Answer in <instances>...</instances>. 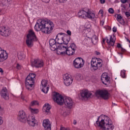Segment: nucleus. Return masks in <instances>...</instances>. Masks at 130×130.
<instances>
[{
	"label": "nucleus",
	"instance_id": "obj_27",
	"mask_svg": "<svg viewBox=\"0 0 130 130\" xmlns=\"http://www.w3.org/2000/svg\"><path fill=\"white\" fill-rule=\"evenodd\" d=\"M66 54H67V55H73V54H75V51L73 50L72 48L68 47L66 50Z\"/></svg>",
	"mask_w": 130,
	"mask_h": 130
},
{
	"label": "nucleus",
	"instance_id": "obj_52",
	"mask_svg": "<svg viewBox=\"0 0 130 130\" xmlns=\"http://www.w3.org/2000/svg\"><path fill=\"white\" fill-rule=\"evenodd\" d=\"M101 4H104L105 3V0H100Z\"/></svg>",
	"mask_w": 130,
	"mask_h": 130
},
{
	"label": "nucleus",
	"instance_id": "obj_5",
	"mask_svg": "<svg viewBox=\"0 0 130 130\" xmlns=\"http://www.w3.org/2000/svg\"><path fill=\"white\" fill-rule=\"evenodd\" d=\"M71 40V37L69 36L68 35L60 32L57 34L56 37V41L58 44H61L64 43V44H68Z\"/></svg>",
	"mask_w": 130,
	"mask_h": 130
},
{
	"label": "nucleus",
	"instance_id": "obj_42",
	"mask_svg": "<svg viewBox=\"0 0 130 130\" xmlns=\"http://www.w3.org/2000/svg\"><path fill=\"white\" fill-rule=\"evenodd\" d=\"M4 113V110L2 108V107L0 106V115L3 114Z\"/></svg>",
	"mask_w": 130,
	"mask_h": 130
},
{
	"label": "nucleus",
	"instance_id": "obj_54",
	"mask_svg": "<svg viewBox=\"0 0 130 130\" xmlns=\"http://www.w3.org/2000/svg\"><path fill=\"white\" fill-rule=\"evenodd\" d=\"M73 123H74V124H77V121L75 120H74V121H73Z\"/></svg>",
	"mask_w": 130,
	"mask_h": 130
},
{
	"label": "nucleus",
	"instance_id": "obj_23",
	"mask_svg": "<svg viewBox=\"0 0 130 130\" xmlns=\"http://www.w3.org/2000/svg\"><path fill=\"white\" fill-rule=\"evenodd\" d=\"M32 66L35 68H42L43 67V61L39 59H35L31 62Z\"/></svg>",
	"mask_w": 130,
	"mask_h": 130
},
{
	"label": "nucleus",
	"instance_id": "obj_36",
	"mask_svg": "<svg viewBox=\"0 0 130 130\" xmlns=\"http://www.w3.org/2000/svg\"><path fill=\"white\" fill-rule=\"evenodd\" d=\"M108 12L110 14H113L114 13V10H113V8H110L108 9Z\"/></svg>",
	"mask_w": 130,
	"mask_h": 130
},
{
	"label": "nucleus",
	"instance_id": "obj_28",
	"mask_svg": "<svg viewBox=\"0 0 130 130\" xmlns=\"http://www.w3.org/2000/svg\"><path fill=\"white\" fill-rule=\"evenodd\" d=\"M29 111L32 114H37V113H39V109H33L31 107H29Z\"/></svg>",
	"mask_w": 130,
	"mask_h": 130
},
{
	"label": "nucleus",
	"instance_id": "obj_44",
	"mask_svg": "<svg viewBox=\"0 0 130 130\" xmlns=\"http://www.w3.org/2000/svg\"><path fill=\"white\" fill-rule=\"evenodd\" d=\"M105 22V20L104 19H103L101 21V25L102 26H103L104 25V23Z\"/></svg>",
	"mask_w": 130,
	"mask_h": 130
},
{
	"label": "nucleus",
	"instance_id": "obj_21",
	"mask_svg": "<svg viewBox=\"0 0 130 130\" xmlns=\"http://www.w3.org/2000/svg\"><path fill=\"white\" fill-rule=\"evenodd\" d=\"M92 92L87 89L83 90L80 92V95L83 99H88L92 96Z\"/></svg>",
	"mask_w": 130,
	"mask_h": 130
},
{
	"label": "nucleus",
	"instance_id": "obj_10",
	"mask_svg": "<svg viewBox=\"0 0 130 130\" xmlns=\"http://www.w3.org/2000/svg\"><path fill=\"white\" fill-rule=\"evenodd\" d=\"M95 96L98 98L101 97L106 100L109 98V93L105 90H98L95 92Z\"/></svg>",
	"mask_w": 130,
	"mask_h": 130
},
{
	"label": "nucleus",
	"instance_id": "obj_45",
	"mask_svg": "<svg viewBox=\"0 0 130 130\" xmlns=\"http://www.w3.org/2000/svg\"><path fill=\"white\" fill-rule=\"evenodd\" d=\"M119 50H121L122 52H125V49L122 48V47L119 49Z\"/></svg>",
	"mask_w": 130,
	"mask_h": 130
},
{
	"label": "nucleus",
	"instance_id": "obj_53",
	"mask_svg": "<svg viewBox=\"0 0 130 130\" xmlns=\"http://www.w3.org/2000/svg\"><path fill=\"white\" fill-rule=\"evenodd\" d=\"M21 99L22 100H25V96H24V95H21Z\"/></svg>",
	"mask_w": 130,
	"mask_h": 130
},
{
	"label": "nucleus",
	"instance_id": "obj_39",
	"mask_svg": "<svg viewBox=\"0 0 130 130\" xmlns=\"http://www.w3.org/2000/svg\"><path fill=\"white\" fill-rule=\"evenodd\" d=\"M67 1L68 0H58L60 4H64L65 3H67Z\"/></svg>",
	"mask_w": 130,
	"mask_h": 130
},
{
	"label": "nucleus",
	"instance_id": "obj_1",
	"mask_svg": "<svg viewBox=\"0 0 130 130\" xmlns=\"http://www.w3.org/2000/svg\"><path fill=\"white\" fill-rule=\"evenodd\" d=\"M53 27H54V24L51 21L47 19H39L37 21L35 25V30L37 32L42 31L43 33L50 34L53 30Z\"/></svg>",
	"mask_w": 130,
	"mask_h": 130
},
{
	"label": "nucleus",
	"instance_id": "obj_2",
	"mask_svg": "<svg viewBox=\"0 0 130 130\" xmlns=\"http://www.w3.org/2000/svg\"><path fill=\"white\" fill-rule=\"evenodd\" d=\"M95 126H99L103 130H113L114 125L110 118L107 116L101 115L98 118L94 124Z\"/></svg>",
	"mask_w": 130,
	"mask_h": 130
},
{
	"label": "nucleus",
	"instance_id": "obj_19",
	"mask_svg": "<svg viewBox=\"0 0 130 130\" xmlns=\"http://www.w3.org/2000/svg\"><path fill=\"white\" fill-rule=\"evenodd\" d=\"M68 44L58 45L57 48L56 49L58 51H59L60 54L61 55H66V52H67V50L68 48Z\"/></svg>",
	"mask_w": 130,
	"mask_h": 130
},
{
	"label": "nucleus",
	"instance_id": "obj_30",
	"mask_svg": "<svg viewBox=\"0 0 130 130\" xmlns=\"http://www.w3.org/2000/svg\"><path fill=\"white\" fill-rule=\"evenodd\" d=\"M69 48H71L72 50H74L75 52H76V49H77V46L75 44H71L70 46L69 47Z\"/></svg>",
	"mask_w": 130,
	"mask_h": 130
},
{
	"label": "nucleus",
	"instance_id": "obj_16",
	"mask_svg": "<svg viewBox=\"0 0 130 130\" xmlns=\"http://www.w3.org/2000/svg\"><path fill=\"white\" fill-rule=\"evenodd\" d=\"M48 84V81L46 80H42L41 81V85L40 86V88L41 90L45 94H47L48 90H49V86H47Z\"/></svg>",
	"mask_w": 130,
	"mask_h": 130
},
{
	"label": "nucleus",
	"instance_id": "obj_31",
	"mask_svg": "<svg viewBox=\"0 0 130 130\" xmlns=\"http://www.w3.org/2000/svg\"><path fill=\"white\" fill-rule=\"evenodd\" d=\"M38 104H39V103H38V101H33L30 103V106H35L36 105H38Z\"/></svg>",
	"mask_w": 130,
	"mask_h": 130
},
{
	"label": "nucleus",
	"instance_id": "obj_6",
	"mask_svg": "<svg viewBox=\"0 0 130 130\" xmlns=\"http://www.w3.org/2000/svg\"><path fill=\"white\" fill-rule=\"evenodd\" d=\"M36 75L34 73H30L25 80V87L27 90H31L33 89V85L35 83Z\"/></svg>",
	"mask_w": 130,
	"mask_h": 130
},
{
	"label": "nucleus",
	"instance_id": "obj_55",
	"mask_svg": "<svg viewBox=\"0 0 130 130\" xmlns=\"http://www.w3.org/2000/svg\"><path fill=\"white\" fill-rule=\"evenodd\" d=\"M96 54H97V55H99L100 54V52H96Z\"/></svg>",
	"mask_w": 130,
	"mask_h": 130
},
{
	"label": "nucleus",
	"instance_id": "obj_29",
	"mask_svg": "<svg viewBox=\"0 0 130 130\" xmlns=\"http://www.w3.org/2000/svg\"><path fill=\"white\" fill-rule=\"evenodd\" d=\"M91 41L93 44H97V42H98V38L96 37V36H93L91 38Z\"/></svg>",
	"mask_w": 130,
	"mask_h": 130
},
{
	"label": "nucleus",
	"instance_id": "obj_26",
	"mask_svg": "<svg viewBox=\"0 0 130 130\" xmlns=\"http://www.w3.org/2000/svg\"><path fill=\"white\" fill-rule=\"evenodd\" d=\"M51 108V106H50V105H49V104L46 103L44 105L43 107V111L44 112V113L47 114L49 113Z\"/></svg>",
	"mask_w": 130,
	"mask_h": 130
},
{
	"label": "nucleus",
	"instance_id": "obj_48",
	"mask_svg": "<svg viewBox=\"0 0 130 130\" xmlns=\"http://www.w3.org/2000/svg\"><path fill=\"white\" fill-rule=\"evenodd\" d=\"M125 14V15H126L127 17H129V16H130V13H129V12H126Z\"/></svg>",
	"mask_w": 130,
	"mask_h": 130
},
{
	"label": "nucleus",
	"instance_id": "obj_33",
	"mask_svg": "<svg viewBox=\"0 0 130 130\" xmlns=\"http://www.w3.org/2000/svg\"><path fill=\"white\" fill-rule=\"evenodd\" d=\"M120 76H121V77H122V78H125V77H126V75H125V71H124V70H122V71H121Z\"/></svg>",
	"mask_w": 130,
	"mask_h": 130
},
{
	"label": "nucleus",
	"instance_id": "obj_4",
	"mask_svg": "<svg viewBox=\"0 0 130 130\" xmlns=\"http://www.w3.org/2000/svg\"><path fill=\"white\" fill-rule=\"evenodd\" d=\"M78 16L81 19L87 18L92 20V19L95 18V13L91 11L90 9H82L78 12Z\"/></svg>",
	"mask_w": 130,
	"mask_h": 130
},
{
	"label": "nucleus",
	"instance_id": "obj_14",
	"mask_svg": "<svg viewBox=\"0 0 130 130\" xmlns=\"http://www.w3.org/2000/svg\"><path fill=\"white\" fill-rule=\"evenodd\" d=\"M27 115H26V113L24 110H20L19 111L17 119L21 121V122L25 123L27 121Z\"/></svg>",
	"mask_w": 130,
	"mask_h": 130
},
{
	"label": "nucleus",
	"instance_id": "obj_50",
	"mask_svg": "<svg viewBox=\"0 0 130 130\" xmlns=\"http://www.w3.org/2000/svg\"><path fill=\"white\" fill-rule=\"evenodd\" d=\"M44 3H46V4H48L49 2H50V0H44Z\"/></svg>",
	"mask_w": 130,
	"mask_h": 130
},
{
	"label": "nucleus",
	"instance_id": "obj_8",
	"mask_svg": "<svg viewBox=\"0 0 130 130\" xmlns=\"http://www.w3.org/2000/svg\"><path fill=\"white\" fill-rule=\"evenodd\" d=\"M63 80L64 84L67 87L71 86V85L73 84V81H74V79L72 77V75L68 73L63 75Z\"/></svg>",
	"mask_w": 130,
	"mask_h": 130
},
{
	"label": "nucleus",
	"instance_id": "obj_37",
	"mask_svg": "<svg viewBox=\"0 0 130 130\" xmlns=\"http://www.w3.org/2000/svg\"><path fill=\"white\" fill-rule=\"evenodd\" d=\"M59 130H71L70 128H66L62 126H61Z\"/></svg>",
	"mask_w": 130,
	"mask_h": 130
},
{
	"label": "nucleus",
	"instance_id": "obj_11",
	"mask_svg": "<svg viewBox=\"0 0 130 130\" xmlns=\"http://www.w3.org/2000/svg\"><path fill=\"white\" fill-rule=\"evenodd\" d=\"M53 99L55 102H56L59 105H62L64 101V98L60 94L55 92L53 95Z\"/></svg>",
	"mask_w": 130,
	"mask_h": 130
},
{
	"label": "nucleus",
	"instance_id": "obj_34",
	"mask_svg": "<svg viewBox=\"0 0 130 130\" xmlns=\"http://www.w3.org/2000/svg\"><path fill=\"white\" fill-rule=\"evenodd\" d=\"M121 19H122V17H121V15L118 14L117 16V21H118V22H120L121 21Z\"/></svg>",
	"mask_w": 130,
	"mask_h": 130
},
{
	"label": "nucleus",
	"instance_id": "obj_9",
	"mask_svg": "<svg viewBox=\"0 0 130 130\" xmlns=\"http://www.w3.org/2000/svg\"><path fill=\"white\" fill-rule=\"evenodd\" d=\"M85 60L83 58L78 57L73 61V66L75 69H81L84 67Z\"/></svg>",
	"mask_w": 130,
	"mask_h": 130
},
{
	"label": "nucleus",
	"instance_id": "obj_24",
	"mask_svg": "<svg viewBox=\"0 0 130 130\" xmlns=\"http://www.w3.org/2000/svg\"><path fill=\"white\" fill-rule=\"evenodd\" d=\"M1 96L5 100H8L9 99V92H8V89H7V87H3L2 90L0 92Z\"/></svg>",
	"mask_w": 130,
	"mask_h": 130
},
{
	"label": "nucleus",
	"instance_id": "obj_20",
	"mask_svg": "<svg viewBox=\"0 0 130 130\" xmlns=\"http://www.w3.org/2000/svg\"><path fill=\"white\" fill-rule=\"evenodd\" d=\"M101 79L102 83H103L104 85H107V84H109L110 82V78L106 73H103Z\"/></svg>",
	"mask_w": 130,
	"mask_h": 130
},
{
	"label": "nucleus",
	"instance_id": "obj_35",
	"mask_svg": "<svg viewBox=\"0 0 130 130\" xmlns=\"http://www.w3.org/2000/svg\"><path fill=\"white\" fill-rule=\"evenodd\" d=\"M69 114H70V113L67 110L63 112V116H67V115H69Z\"/></svg>",
	"mask_w": 130,
	"mask_h": 130
},
{
	"label": "nucleus",
	"instance_id": "obj_40",
	"mask_svg": "<svg viewBox=\"0 0 130 130\" xmlns=\"http://www.w3.org/2000/svg\"><path fill=\"white\" fill-rule=\"evenodd\" d=\"M16 68L18 69V70H21V69H22V67L19 63H17L16 66Z\"/></svg>",
	"mask_w": 130,
	"mask_h": 130
},
{
	"label": "nucleus",
	"instance_id": "obj_41",
	"mask_svg": "<svg viewBox=\"0 0 130 130\" xmlns=\"http://www.w3.org/2000/svg\"><path fill=\"white\" fill-rule=\"evenodd\" d=\"M99 14H101V16H102V17H103V14H104V12H103V10H100V11H99Z\"/></svg>",
	"mask_w": 130,
	"mask_h": 130
},
{
	"label": "nucleus",
	"instance_id": "obj_51",
	"mask_svg": "<svg viewBox=\"0 0 130 130\" xmlns=\"http://www.w3.org/2000/svg\"><path fill=\"white\" fill-rule=\"evenodd\" d=\"M0 73H1V74H4V70L1 67H0Z\"/></svg>",
	"mask_w": 130,
	"mask_h": 130
},
{
	"label": "nucleus",
	"instance_id": "obj_56",
	"mask_svg": "<svg viewBox=\"0 0 130 130\" xmlns=\"http://www.w3.org/2000/svg\"><path fill=\"white\" fill-rule=\"evenodd\" d=\"M126 40L127 42H129V43H130V40H129L128 39H127Z\"/></svg>",
	"mask_w": 130,
	"mask_h": 130
},
{
	"label": "nucleus",
	"instance_id": "obj_12",
	"mask_svg": "<svg viewBox=\"0 0 130 130\" xmlns=\"http://www.w3.org/2000/svg\"><path fill=\"white\" fill-rule=\"evenodd\" d=\"M105 40H106V42L108 44V47L110 48V46H114L116 38H115V36L112 35L109 38L107 37L105 39H103V42H105Z\"/></svg>",
	"mask_w": 130,
	"mask_h": 130
},
{
	"label": "nucleus",
	"instance_id": "obj_32",
	"mask_svg": "<svg viewBox=\"0 0 130 130\" xmlns=\"http://www.w3.org/2000/svg\"><path fill=\"white\" fill-rule=\"evenodd\" d=\"M18 57L19 59L22 60V59H23V58H24L25 57L24 56V54L23 53H18Z\"/></svg>",
	"mask_w": 130,
	"mask_h": 130
},
{
	"label": "nucleus",
	"instance_id": "obj_7",
	"mask_svg": "<svg viewBox=\"0 0 130 130\" xmlns=\"http://www.w3.org/2000/svg\"><path fill=\"white\" fill-rule=\"evenodd\" d=\"M102 67V60L100 58H92L91 61V70L92 72L97 71L99 68Z\"/></svg>",
	"mask_w": 130,
	"mask_h": 130
},
{
	"label": "nucleus",
	"instance_id": "obj_43",
	"mask_svg": "<svg viewBox=\"0 0 130 130\" xmlns=\"http://www.w3.org/2000/svg\"><path fill=\"white\" fill-rule=\"evenodd\" d=\"M67 33L68 35H69V36H69V37H70V36H71L72 35V31H71L70 30H67Z\"/></svg>",
	"mask_w": 130,
	"mask_h": 130
},
{
	"label": "nucleus",
	"instance_id": "obj_15",
	"mask_svg": "<svg viewBox=\"0 0 130 130\" xmlns=\"http://www.w3.org/2000/svg\"><path fill=\"white\" fill-rule=\"evenodd\" d=\"M63 103L69 109H72L74 107V101L71 98L65 97Z\"/></svg>",
	"mask_w": 130,
	"mask_h": 130
},
{
	"label": "nucleus",
	"instance_id": "obj_46",
	"mask_svg": "<svg viewBox=\"0 0 130 130\" xmlns=\"http://www.w3.org/2000/svg\"><path fill=\"white\" fill-rule=\"evenodd\" d=\"M117 31V28H116V27L115 26H114L113 27V32H116Z\"/></svg>",
	"mask_w": 130,
	"mask_h": 130
},
{
	"label": "nucleus",
	"instance_id": "obj_49",
	"mask_svg": "<svg viewBox=\"0 0 130 130\" xmlns=\"http://www.w3.org/2000/svg\"><path fill=\"white\" fill-rule=\"evenodd\" d=\"M127 0H121V3H122V4H125V3H126Z\"/></svg>",
	"mask_w": 130,
	"mask_h": 130
},
{
	"label": "nucleus",
	"instance_id": "obj_22",
	"mask_svg": "<svg viewBox=\"0 0 130 130\" xmlns=\"http://www.w3.org/2000/svg\"><path fill=\"white\" fill-rule=\"evenodd\" d=\"M7 58H8V53H7V51L0 47V62L5 61Z\"/></svg>",
	"mask_w": 130,
	"mask_h": 130
},
{
	"label": "nucleus",
	"instance_id": "obj_25",
	"mask_svg": "<svg viewBox=\"0 0 130 130\" xmlns=\"http://www.w3.org/2000/svg\"><path fill=\"white\" fill-rule=\"evenodd\" d=\"M43 126L45 130H51V124L48 119H45L43 121Z\"/></svg>",
	"mask_w": 130,
	"mask_h": 130
},
{
	"label": "nucleus",
	"instance_id": "obj_17",
	"mask_svg": "<svg viewBox=\"0 0 130 130\" xmlns=\"http://www.w3.org/2000/svg\"><path fill=\"white\" fill-rule=\"evenodd\" d=\"M0 34L2 36L7 37V36L11 35V30L8 27L2 26L0 27Z\"/></svg>",
	"mask_w": 130,
	"mask_h": 130
},
{
	"label": "nucleus",
	"instance_id": "obj_13",
	"mask_svg": "<svg viewBox=\"0 0 130 130\" xmlns=\"http://www.w3.org/2000/svg\"><path fill=\"white\" fill-rule=\"evenodd\" d=\"M26 121L29 126L34 127L36 125H38V122L37 120H36V118H35V116H28Z\"/></svg>",
	"mask_w": 130,
	"mask_h": 130
},
{
	"label": "nucleus",
	"instance_id": "obj_57",
	"mask_svg": "<svg viewBox=\"0 0 130 130\" xmlns=\"http://www.w3.org/2000/svg\"><path fill=\"white\" fill-rule=\"evenodd\" d=\"M118 54L121 55V53L118 52Z\"/></svg>",
	"mask_w": 130,
	"mask_h": 130
},
{
	"label": "nucleus",
	"instance_id": "obj_3",
	"mask_svg": "<svg viewBox=\"0 0 130 130\" xmlns=\"http://www.w3.org/2000/svg\"><path fill=\"white\" fill-rule=\"evenodd\" d=\"M34 41H38V38L35 34V31L33 29H29L26 35V44L27 46L32 47Z\"/></svg>",
	"mask_w": 130,
	"mask_h": 130
},
{
	"label": "nucleus",
	"instance_id": "obj_47",
	"mask_svg": "<svg viewBox=\"0 0 130 130\" xmlns=\"http://www.w3.org/2000/svg\"><path fill=\"white\" fill-rule=\"evenodd\" d=\"M117 47L119 48V49H120V48H121V44L118 43L117 45Z\"/></svg>",
	"mask_w": 130,
	"mask_h": 130
},
{
	"label": "nucleus",
	"instance_id": "obj_18",
	"mask_svg": "<svg viewBox=\"0 0 130 130\" xmlns=\"http://www.w3.org/2000/svg\"><path fill=\"white\" fill-rule=\"evenodd\" d=\"M49 44L51 50L52 51H55L57 49L58 44L56 42V40L54 39H51L49 41Z\"/></svg>",
	"mask_w": 130,
	"mask_h": 130
},
{
	"label": "nucleus",
	"instance_id": "obj_38",
	"mask_svg": "<svg viewBox=\"0 0 130 130\" xmlns=\"http://www.w3.org/2000/svg\"><path fill=\"white\" fill-rule=\"evenodd\" d=\"M4 123V120L3 119V117L0 116V125H2Z\"/></svg>",
	"mask_w": 130,
	"mask_h": 130
}]
</instances>
